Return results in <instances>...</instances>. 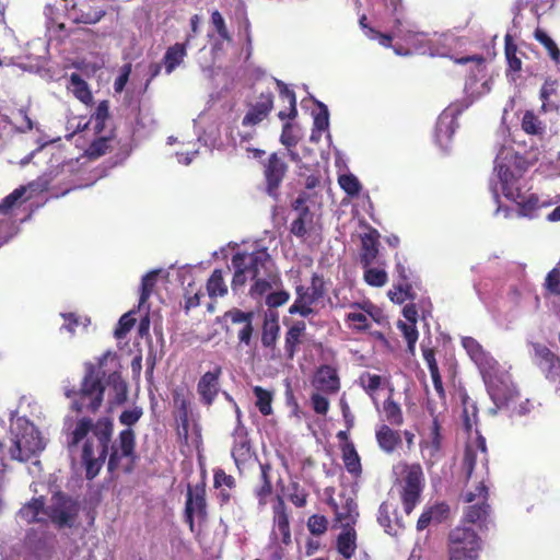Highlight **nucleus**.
I'll return each instance as SVG.
<instances>
[{
  "mask_svg": "<svg viewBox=\"0 0 560 560\" xmlns=\"http://www.w3.org/2000/svg\"><path fill=\"white\" fill-rule=\"evenodd\" d=\"M113 432L114 423L110 418L103 417L94 422L91 418L83 417L68 435L69 451L84 440L81 462L85 468L86 479L92 480L100 474L107 459Z\"/></svg>",
  "mask_w": 560,
  "mask_h": 560,
  "instance_id": "1",
  "label": "nucleus"
},
{
  "mask_svg": "<svg viewBox=\"0 0 560 560\" xmlns=\"http://www.w3.org/2000/svg\"><path fill=\"white\" fill-rule=\"evenodd\" d=\"M105 373L101 366L94 363H85L84 376L80 388H67L65 395L71 399V409L78 413H96L102 407L104 400L105 385L103 377Z\"/></svg>",
  "mask_w": 560,
  "mask_h": 560,
  "instance_id": "2",
  "label": "nucleus"
},
{
  "mask_svg": "<svg viewBox=\"0 0 560 560\" xmlns=\"http://www.w3.org/2000/svg\"><path fill=\"white\" fill-rule=\"evenodd\" d=\"M107 458L109 474L117 471L131 474L135 470L139 456L136 452V433L132 429L121 430L118 438L110 442Z\"/></svg>",
  "mask_w": 560,
  "mask_h": 560,
  "instance_id": "3",
  "label": "nucleus"
},
{
  "mask_svg": "<svg viewBox=\"0 0 560 560\" xmlns=\"http://www.w3.org/2000/svg\"><path fill=\"white\" fill-rule=\"evenodd\" d=\"M482 541L470 527L456 526L447 536L448 560H478Z\"/></svg>",
  "mask_w": 560,
  "mask_h": 560,
  "instance_id": "4",
  "label": "nucleus"
},
{
  "mask_svg": "<svg viewBox=\"0 0 560 560\" xmlns=\"http://www.w3.org/2000/svg\"><path fill=\"white\" fill-rule=\"evenodd\" d=\"M261 171L265 180V191L277 199L279 190L289 171L284 152H272L261 161Z\"/></svg>",
  "mask_w": 560,
  "mask_h": 560,
  "instance_id": "5",
  "label": "nucleus"
},
{
  "mask_svg": "<svg viewBox=\"0 0 560 560\" xmlns=\"http://www.w3.org/2000/svg\"><path fill=\"white\" fill-rule=\"evenodd\" d=\"M44 443L39 431L30 423L16 433L10 447V456L19 462H27L44 450Z\"/></svg>",
  "mask_w": 560,
  "mask_h": 560,
  "instance_id": "6",
  "label": "nucleus"
},
{
  "mask_svg": "<svg viewBox=\"0 0 560 560\" xmlns=\"http://www.w3.org/2000/svg\"><path fill=\"white\" fill-rule=\"evenodd\" d=\"M407 260H402L396 255L395 273L397 280L393 285V290L388 291V298L396 304H402L406 301H413L416 293L413 291V284H416V276L411 268L406 264Z\"/></svg>",
  "mask_w": 560,
  "mask_h": 560,
  "instance_id": "7",
  "label": "nucleus"
},
{
  "mask_svg": "<svg viewBox=\"0 0 560 560\" xmlns=\"http://www.w3.org/2000/svg\"><path fill=\"white\" fill-rule=\"evenodd\" d=\"M423 488V470L420 464L405 466L404 486L400 493L404 511L410 514L420 502Z\"/></svg>",
  "mask_w": 560,
  "mask_h": 560,
  "instance_id": "8",
  "label": "nucleus"
},
{
  "mask_svg": "<svg viewBox=\"0 0 560 560\" xmlns=\"http://www.w3.org/2000/svg\"><path fill=\"white\" fill-rule=\"evenodd\" d=\"M78 504L71 498L58 492L52 495L51 504L46 508L48 517L58 527L72 526L78 515Z\"/></svg>",
  "mask_w": 560,
  "mask_h": 560,
  "instance_id": "9",
  "label": "nucleus"
},
{
  "mask_svg": "<svg viewBox=\"0 0 560 560\" xmlns=\"http://www.w3.org/2000/svg\"><path fill=\"white\" fill-rule=\"evenodd\" d=\"M222 373V368L214 365L211 371L200 376L197 383V393L202 405L210 407L217 399L220 392V378Z\"/></svg>",
  "mask_w": 560,
  "mask_h": 560,
  "instance_id": "10",
  "label": "nucleus"
},
{
  "mask_svg": "<svg viewBox=\"0 0 560 560\" xmlns=\"http://www.w3.org/2000/svg\"><path fill=\"white\" fill-rule=\"evenodd\" d=\"M195 513L201 518L207 517L206 489L203 485H197L194 489L188 487L187 499L185 503V521L189 525L190 532L195 529Z\"/></svg>",
  "mask_w": 560,
  "mask_h": 560,
  "instance_id": "11",
  "label": "nucleus"
},
{
  "mask_svg": "<svg viewBox=\"0 0 560 560\" xmlns=\"http://www.w3.org/2000/svg\"><path fill=\"white\" fill-rule=\"evenodd\" d=\"M350 308L352 311L346 315V322L348 323V327L353 331H366L371 327L369 316L380 323L376 314L374 313L377 310L371 302L353 303L350 305Z\"/></svg>",
  "mask_w": 560,
  "mask_h": 560,
  "instance_id": "12",
  "label": "nucleus"
},
{
  "mask_svg": "<svg viewBox=\"0 0 560 560\" xmlns=\"http://www.w3.org/2000/svg\"><path fill=\"white\" fill-rule=\"evenodd\" d=\"M273 108L271 91L261 92L254 103L248 104V110L243 117L244 127H254L265 120Z\"/></svg>",
  "mask_w": 560,
  "mask_h": 560,
  "instance_id": "13",
  "label": "nucleus"
},
{
  "mask_svg": "<svg viewBox=\"0 0 560 560\" xmlns=\"http://www.w3.org/2000/svg\"><path fill=\"white\" fill-rule=\"evenodd\" d=\"M312 386L319 393L332 395L340 389V378L337 369L323 364L317 368L312 378Z\"/></svg>",
  "mask_w": 560,
  "mask_h": 560,
  "instance_id": "14",
  "label": "nucleus"
},
{
  "mask_svg": "<svg viewBox=\"0 0 560 560\" xmlns=\"http://www.w3.org/2000/svg\"><path fill=\"white\" fill-rule=\"evenodd\" d=\"M375 441L383 453L392 455L402 446L401 431L387 423H380L375 427Z\"/></svg>",
  "mask_w": 560,
  "mask_h": 560,
  "instance_id": "15",
  "label": "nucleus"
},
{
  "mask_svg": "<svg viewBox=\"0 0 560 560\" xmlns=\"http://www.w3.org/2000/svg\"><path fill=\"white\" fill-rule=\"evenodd\" d=\"M328 504L335 512V520L340 523L342 528L354 526L359 512L358 504L351 497L340 495V503L330 498Z\"/></svg>",
  "mask_w": 560,
  "mask_h": 560,
  "instance_id": "16",
  "label": "nucleus"
},
{
  "mask_svg": "<svg viewBox=\"0 0 560 560\" xmlns=\"http://www.w3.org/2000/svg\"><path fill=\"white\" fill-rule=\"evenodd\" d=\"M245 259V269L249 278H257L266 273H272L270 266L272 265L271 256L267 248H259L252 253H242Z\"/></svg>",
  "mask_w": 560,
  "mask_h": 560,
  "instance_id": "17",
  "label": "nucleus"
},
{
  "mask_svg": "<svg viewBox=\"0 0 560 560\" xmlns=\"http://www.w3.org/2000/svg\"><path fill=\"white\" fill-rule=\"evenodd\" d=\"M500 156L495 160V170L502 185V191L505 198L516 201L521 197V189L517 182L522 176H517V172L512 170L511 166L499 162Z\"/></svg>",
  "mask_w": 560,
  "mask_h": 560,
  "instance_id": "18",
  "label": "nucleus"
},
{
  "mask_svg": "<svg viewBox=\"0 0 560 560\" xmlns=\"http://www.w3.org/2000/svg\"><path fill=\"white\" fill-rule=\"evenodd\" d=\"M378 233L376 230L371 231L370 233H365L361 237V248H360V265L361 267H369L374 264H378L384 266L385 262L378 260L380 255V242H378Z\"/></svg>",
  "mask_w": 560,
  "mask_h": 560,
  "instance_id": "19",
  "label": "nucleus"
},
{
  "mask_svg": "<svg viewBox=\"0 0 560 560\" xmlns=\"http://www.w3.org/2000/svg\"><path fill=\"white\" fill-rule=\"evenodd\" d=\"M224 317L233 324H243V328L238 331V340L241 343L248 346L254 332L253 312H243L240 308H232L224 313Z\"/></svg>",
  "mask_w": 560,
  "mask_h": 560,
  "instance_id": "20",
  "label": "nucleus"
},
{
  "mask_svg": "<svg viewBox=\"0 0 560 560\" xmlns=\"http://www.w3.org/2000/svg\"><path fill=\"white\" fill-rule=\"evenodd\" d=\"M272 513L275 528L279 532L281 541L284 545H289L291 542L290 520L288 508L282 497H277V502L272 506Z\"/></svg>",
  "mask_w": 560,
  "mask_h": 560,
  "instance_id": "21",
  "label": "nucleus"
},
{
  "mask_svg": "<svg viewBox=\"0 0 560 560\" xmlns=\"http://www.w3.org/2000/svg\"><path fill=\"white\" fill-rule=\"evenodd\" d=\"M306 332V324L303 320L293 323L284 335V352L288 360H293L303 342Z\"/></svg>",
  "mask_w": 560,
  "mask_h": 560,
  "instance_id": "22",
  "label": "nucleus"
},
{
  "mask_svg": "<svg viewBox=\"0 0 560 560\" xmlns=\"http://www.w3.org/2000/svg\"><path fill=\"white\" fill-rule=\"evenodd\" d=\"M538 365L546 372L547 377H553L560 371V358L542 343L533 345Z\"/></svg>",
  "mask_w": 560,
  "mask_h": 560,
  "instance_id": "23",
  "label": "nucleus"
},
{
  "mask_svg": "<svg viewBox=\"0 0 560 560\" xmlns=\"http://www.w3.org/2000/svg\"><path fill=\"white\" fill-rule=\"evenodd\" d=\"M441 424L436 416L433 417L428 438L420 444L422 453H427L430 460H433L439 455L442 448V434Z\"/></svg>",
  "mask_w": 560,
  "mask_h": 560,
  "instance_id": "24",
  "label": "nucleus"
},
{
  "mask_svg": "<svg viewBox=\"0 0 560 560\" xmlns=\"http://www.w3.org/2000/svg\"><path fill=\"white\" fill-rule=\"evenodd\" d=\"M295 294L296 298L294 303L289 307V314L308 317L314 312L312 305L317 301L311 295L310 289L302 284L296 285Z\"/></svg>",
  "mask_w": 560,
  "mask_h": 560,
  "instance_id": "25",
  "label": "nucleus"
},
{
  "mask_svg": "<svg viewBox=\"0 0 560 560\" xmlns=\"http://www.w3.org/2000/svg\"><path fill=\"white\" fill-rule=\"evenodd\" d=\"M191 36H187L184 43H176L170 46L163 57L165 72L171 74L178 66H180L187 56V46Z\"/></svg>",
  "mask_w": 560,
  "mask_h": 560,
  "instance_id": "26",
  "label": "nucleus"
},
{
  "mask_svg": "<svg viewBox=\"0 0 560 560\" xmlns=\"http://www.w3.org/2000/svg\"><path fill=\"white\" fill-rule=\"evenodd\" d=\"M394 388H389L388 397L383 401L382 412L383 422L393 427H401L405 422L404 412L401 406L393 397Z\"/></svg>",
  "mask_w": 560,
  "mask_h": 560,
  "instance_id": "27",
  "label": "nucleus"
},
{
  "mask_svg": "<svg viewBox=\"0 0 560 560\" xmlns=\"http://www.w3.org/2000/svg\"><path fill=\"white\" fill-rule=\"evenodd\" d=\"M20 517L27 524L46 521V508L44 497L33 498L19 511Z\"/></svg>",
  "mask_w": 560,
  "mask_h": 560,
  "instance_id": "28",
  "label": "nucleus"
},
{
  "mask_svg": "<svg viewBox=\"0 0 560 560\" xmlns=\"http://www.w3.org/2000/svg\"><path fill=\"white\" fill-rule=\"evenodd\" d=\"M280 334L278 314L266 315L261 329V345L264 348L275 350Z\"/></svg>",
  "mask_w": 560,
  "mask_h": 560,
  "instance_id": "29",
  "label": "nucleus"
},
{
  "mask_svg": "<svg viewBox=\"0 0 560 560\" xmlns=\"http://www.w3.org/2000/svg\"><path fill=\"white\" fill-rule=\"evenodd\" d=\"M421 351L423 360L427 363V366L430 371L434 389L441 398H444L445 390L442 382V376L440 374V370L438 366V362L435 359V351L433 348L425 347L424 345H421Z\"/></svg>",
  "mask_w": 560,
  "mask_h": 560,
  "instance_id": "30",
  "label": "nucleus"
},
{
  "mask_svg": "<svg viewBox=\"0 0 560 560\" xmlns=\"http://www.w3.org/2000/svg\"><path fill=\"white\" fill-rule=\"evenodd\" d=\"M341 458L347 471L358 478L362 474L361 458L352 442H347L341 445Z\"/></svg>",
  "mask_w": 560,
  "mask_h": 560,
  "instance_id": "31",
  "label": "nucleus"
},
{
  "mask_svg": "<svg viewBox=\"0 0 560 560\" xmlns=\"http://www.w3.org/2000/svg\"><path fill=\"white\" fill-rule=\"evenodd\" d=\"M357 549V533L354 527L342 528L337 537V550L346 559H350Z\"/></svg>",
  "mask_w": 560,
  "mask_h": 560,
  "instance_id": "32",
  "label": "nucleus"
},
{
  "mask_svg": "<svg viewBox=\"0 0 560 560\" xmlns=\"http://www.w3.org/2000/svg\"><path fill=\"white\" fill-rule=\"evenodd\" d=\"M276 81V84L279 89V95L280 97L283 100V101H287L288 104H289V110L285 112V110H280L278 113V117L281 119V120H284V119H294L298 115V109H296V96H295V93L293 90H290L288 88V85L282 82L281 80H278V79H275Z\"/></svg>",
  "mask_w": 560,
  "mask_h": 560,
  "instance_id": "33",
  "label": "nucleus"
},
{
  "mask_svg": "<svg viewBox=\"0 0 560 560\" xmlns=\"http://www.w3.org/2000/svg\"><path fill=\"white\" fill-rule=\"evenodd\" d=\"M271 467L268 464L260 465V485L254 490L255 497L258 500L259 505L264 506L267 504L268 498L272 493V482L270 478Z\"/></svg>",
  "mask_w": 560,
  "mask_h": 560,
  "instance_id": "34",
  "label": "nucleus"
},
{
  "mask_svg": "<svg viewBox=\"0 0 560 560\" xmlns=\"http://www.w3.org/2000/svg\"><path fill=\"white\" fill-rule=\"evenodd\" d=\"M68 89L72 92V94L83 104L89 105L93 101L92 92L89 88V84L79 73H71L70 75V85Z\"/></svg>",
  "mask_w": 560,
  "mask_h": 560,
  "instance_id": "35",
  "label": "nucleus"
},
{
  "mask_svg": "<svg viewBox=\"0 0 560 560\" xmlns=\"http://www.w3.org/2000/svg\"><path fill=\"white\" fill-rule=\"evenodd\" d=\"M250 279L254 281V283L249 289V294L254 299L264 296L272 288L273 284H277V282L280 281L279 276L273 272Z\"/></svg>",
  "mask_w": 560,
  "mask_h": 560,
  "instance_id": "36",
  "label": "nucleus"
},
{
  "mask_svg": "<svg viewBox=\"0 0 560 560\" xmlns=\"http://www.w3.org/2000/svg\"><path fill=\"white\" fill-rule=\"evenodd\" d=\"M504 54L508 61L506 74L518 73L522 70V59L517 56V46L510 34L504 38Z\"/></svg>",
  "mask_w": 560,
  "mask_h": 560,
  "instance_id": "37",
  "label": "nucleus"
},
{
  "mask_svg": "<svg viewBox=\"0 0 560 560\" xmlns=\"http://www.w3.org/2000/svg\"><path fill=\"white\" fill-rule=\"evenodd\" d=\"M106 384L115 394L114 402L122 404L127 400L128 386L119 372L114 371L109 373L106 378Z\"/></svg>",
  "mask_w": 560,
  "mask_h": 560,
  "instance_id": "38",
  "label": "nucleus"
},
{
  "mask_svg": "<svg viewBox=\"0 0 560 560\" xmlns=\"http://www.w3.org/2000/svg\"><path fill=\"white\" fill-rule=\"evenodd\" d=\"M97 136L98 137L91 142L85 151L90 159H98L106 154L112 148L110 143L114 138L113 131H110L109 135L102 136L101 133Z\"/></svg>",
  "mask_w": 560,
  "mask_h": 560,
  "instance_id": "39",
  "label": "nucleus"
},
{
  "mask_svg": "<svg viewBox=\"0 0 560 560\" xmlns=\"http://www.w3.org/2000/svg\"><path fill=\"white\" fill-rule=\"evenodd\" d=\"M515 202L518 206V214L529 219L535 218L536 211L545 206V203L540 202L539 198L535 194H532L528 197L521 194V197L517 198Z\"/></svg>",
  "mask_w": 560,
  "mask_h": 560,
  "instance_id": "40",
  "label": "nucleus"
},
{
  "mask_svg": "<svg viewBox=\"0 0 560 560\" xmlns=\"http://www.w3.org/2000/svg\"><path fill=\"white\" fill-rule=\"evenodd\" d=\"M207 293L211 299L222 298L228 294V285L223 279L221 269H214L207 281Z\"/></svg>",
  "mask_w": 560,
  "mask_h": 560,
  "instance_id": "41",
  "label": "nucleus"
},
{
  "mask_svg": "<svg viewBox=\"0 0 560 560\" xmlns=\"http://www.w3.org/2000/svg\"><path fill=\"white\" fill-rule=\"evenodd\" d=\"M312 224L313 213L310 209H304L303 212L299 213L298 218L291 222L290 232L299 238H304Z\"/></svg>",
  "mask_w": 560,
  "mask_h": 560,
  "instance_id": "42",
  "label": "nucleus"
},
{
  "mask_svg": "<svg viewBox=\"0 0 560 560\" xmlns=\"http://www.w3.org/2000/svg\"><path fill=\"white\" fill-rule=\"evenodd\" d=\"M253 393L256 397L255 406L262 416H270L272 413L273 393L261 386H254Z\"/></svg>",
  "mask_w": 560,
  "mask_h": 560,
  "instance_id": "43",
  "label": "nucleus"
},
{
  "mask_svg": "<svg viewBox=\"0 0 560 560\" xmlns=\"http://www.w3.org/2000/svg\"><path fill=\"white\" fill-rule=\"evenodd\" d=\"M359 383H360L361 387L364 389V392L373 400L374 405L377 407L378 401H377V398L375 397V393L382 386V383H383L382 376L365 372L360 376Z\"/></svg>",
  "mask_w": 560,
  "mask_h": 560,
  "instance_id": "44",
  "label": "nucleus"
},
{
  "mask_svg": "<svg viewBox=\"0 0 560 560\" xmlns=\"http://www.w3.org/2000/svg\"><path fill=\"white\" fill-rule=\"evenodd\" d=\"M522 129L525 133L532 136H541L545 132L542 121L532 112L526 110L522 118Z\"/></svg>",
  "mask_w": 560,
  "mask_h": 560,
  "instance_id": "45",
  "label": "nucleus"
},
{
  "mask_svg": "<svg viewBox=\"0 0 560 560\" xmlns=\"http://www.w3.org/2000/svg\"><path fill=\"white\" fill-rule=\"evenodd\" d=\"M490 513V505L487 501L480 504H474L467 508L464 514V520L467 523L476 524L485 522Z\"/></svg>",
  "mask_w": 560,
  "mask_h": 560,
  "instance_id": "46",
  "label": "nucleus"
},
{
  "mask_svg": "<svg viewBox=\"0 0 560 560\" xmlns=\"http://www.w3.org/2000/svg\"><path fill=\"white\" fill-rule=\"evenodd\" d=\"M232 265L235 268V272L232 279V288L235 290L237 287L245 284L248 272L245 269L244 255L238 252L232 257Z\"/></svg>",
  "mask_w": 560,
  "mask_h": 560,
  "instance_id": "47",
  "label": "nucleus"
},
{
  "mask_svg": "<svg viewBox=\"0 0 560 560\" xmlns=\"http://www.w3.org/2000/svg\"><path fill=\"white\" fill-rule=\"evenodd\" d=\"M109 118V102L102 101L98 103L95 112L91 117V121L94 122L95 135H101L104 131L105 122Z\"/></svg>",
  "mask_w": 560,
  "mask_h": 560,
  "instance_id": "48",
  "label": "nucleus"
},
{
  "mask_svg": "<svg viewBox=\"0 0 560 560\" xmlns=\"http://www.w3.org/2000/svg\"><path fill=\"white\" fill-rule=\"evenodd\" d=\"M362 268L364 269L363 279L369 285L380 288L386 284L388 276L384 268L372 266Z\"/></svg>",
  "mask_w": 560,
  "mask_h": 560,
  "instance_id": "49",
  "label": "nucleus"
},
{
  "mask_svg": "<svg viewBox=\"0 0 560 560\" xmlns=\"http://www.w3.org/2000/svg\"><path fill=\"white\" fill-rule=\"evenodd\" d=\"M535 39L540 43L546 50L548 51L549 57L555 60L559 61L560 59V49L558 48L557 44L553 42V39L541 28H536L534 32Z\"/></svg>",
  "mask_w": 560,
  "mask_h": 560,
  "instance_id": "50",
  "label": "nucleus"
},
{
  "mask_svg": "<svg viewBox=\"0 0 560 560\" xmlns=\"http://www.w3.org/2000/svg\"><path fill=\"white\" fill-rule=\"evenodd\" d=\"M397 326L400 329V331L402 332V336L407 341L408 350L411 353H413L415 349H416V342L419 337V332L417 330L416 324L399 320Z\"/></svg>",
  "mask_w": 560,
  "mask_h": 560,
  "instance_id": "51",
  "label": "nucleus"
},
{
  "mask_svg": "<svg viewBox=\"0 0 560 560\" xmlns=\"http://www.w3.org/2000/svg\"><path fill=\"white\" fill-rule=\"evenodd\" d=\"M288 498L296 508H304L307 503L308 493L299 482H291Z\"/></svg>",
  "mask_w": 560,
  "mask_h": 560,
  "instance_id": "52",
  "label": "nucleus"
},
{
  "mask_svg": "<svg viewBox=\"0 0 560 560\" xmlns=\"http://www.w3.org/2000/svg\"><path fill=\"white\" fill-rule=\"evenodd\" d=\"M489 395L493 401V404L498 408H502L508 405L509 400L512 398L511 390L508 387H500L497 385H490L488 387Z\"/></svg>",
  "mask_w": 560,
  "mask_h": 560,
  "instance_id": "53",
  "label": "nucleus"
},
{
  "mask_svg": "<svg viewBox=\"0 0 560 560\" xmlns=\"http://www.w3.org/2000/svg\"><path fill=\"white\" fill-rule=\"evenodd\" d=\"M158 271H150L142 277L139 306L143 305L150 298L156 283Z\"/></svg>",
  "mask_w": 560,
  "mask_h": 560,
  "instance_id": "54",
  "label": "nucleus"
},
{
  "mask_svg": "<svg viewBox=\"0 0 560 560\" xmlns=\"http://www.w3.org/2000/svg\"><path fill=\"white\" fill-rule=\"evenodd\" d=\"M26 188L21 186L14 189L11 194L2 199L0 202V214H8L19 200L25 195Z\"/></svg>",
  "mask_w": 560,
  "mask_h": 560,
  "instance_id": "55",
  "label": "nucleus"
},
{
  "mask_svg": "<svg viewBox=\"0 0 560 560\" xmlns=\"http://www.w3.org/2000/svg\"><path fill=\"white\" fill-rule=\"evenodd\" d=\"M339 185L349 196H358L361 190V184L353 174H343L339 176Z\"/></svg>",
  "mask_w": 560,
  "mask_h": 560,
  "instance_id": "56",
  "label": "nucleus"
},
{
  "mask_svg": "<svg viewBox=\"0 0 560 560\" xmlns=\"http://www.w3.org/2000/svg\"><path fill=\"white\" fill-rule=\"evenodd\" d=\"M307 528L312 535L320 536L326 533L328 521L324 515L313 514L307 520Z\"/></svg>",
  "mask_w": 560,
  "mask_h": 560,
  "instance_id": "57",
  "label": "nucleus"
},
{
  "mask_svg": "<svg viewBox=\"0 0 560 560\" xmlns=\"http://www.w3.org/2000/svg\"><path fill=\"white\" fill-rule=\"evenodd\" d=\"M143 415V410L139 406H135L131 409H126L119 415V423L127 427L126 429H132Z\"/></svg>",
  "mask_w": 560,
  "mask_h": 560,
  "instance_id": "58",
  "label": "nucleus"
},
{
  "mask_svg": "<svg viewBox=\"0 0 560 560\" xmlns=\"http://www.w3.org/2000/svg\"><path fill=\"white\" fill-rule=\"evenodd\" d=\"M478 453L474 448L472 445H467L464 452L463 458V470L466 474V479H470L472 477V472L476 466Z\"/></svg>",
  "mask_w": 560,
  "mask_h": 560,
  "instance_id": "59",
  "label": "nucleus"
},
{
  "mask_svg": "<svg viewBox=\"0 0 560 560\" xmlns=\"http://www.w3.org/2000/svg\"><path fill=\"white\" fill-rule=\"evenodd\" d=\"M544 287L549 294L560 295V268L559 267H555L547 273Z\"/></svg>",
  "mask_w": 560,
  "mask_h": 560,
  "instance_id": "60",
  "label": "nucleus"
},
{
  "mask_svg": "<svg viewBox=\"0 0 560 560\" xmlns=\"http://www.w3.org/2000/svg\"><path fill=\"white\" fill-rule=\"evenodd\" d=\"M211 23H212L215 32L218 33L219 37L222 40H225V42L232 40V37L226 27L225 21H224L222 14L218 10H214L211 13Z\"/></svg>",
  "mask_w": 560,
  "mask_h": 560,
  "instance_id": "61",
  "label": "nucleus"
},
{
  "mask_svg": "<svg viewBox=\"0 0 560 560\" xmlns=\"http://www.w3.org/2000/svg\"><path fill=\"white\" fill-rule=\"evenodd\" d=\"M136 319L131 316V313L124 314L117 324V327L115 328V337L117 339H122L127 336V334L131 330V328L135 326Z\"/></svg>",
  "mask_w": 560,
  "mask_h": 560,
  "instance_id": "62",
  "label": "nucleus"
},
{
  "mask_svg": "<svg viewBox=\"0 0 560 560\" xmlns=\"http://www.w3.org/2000/svg\"><path fill=\"white\" fill-rule=\"evenodd\" d=\"M316 104L318 106V112L314 115V127L318 131H324L329 126L328 108L324 103L319 101H316Z\"/></svg>",
  "mask_w": 560,
  "mask_h": 560,
  "instance_id": "63",
  "label": "nucleus"
},
{
  "mask_svg": "<svg viewBox=\"0 0 560 560\" xmlns=\"http://www.w3.org/2000/svg\"><path fill=\"white\" fill-rule=\"evenodd\" d=\"M482 374L490 373L497 369V360L486 350L474 360Z\"/></svg>",
  "mask_w": 560,
  "mask_h": 560,
  "instance_id": "64",
  "label": "nucleus"
}]
</instances>
